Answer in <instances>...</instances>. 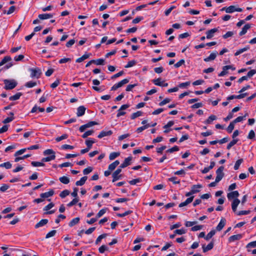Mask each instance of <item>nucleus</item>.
<instances>
[{"label": "nucleus", "mask_w": 256, "mask_h": 256, "mask_svg": "<svg viewBox=\"0 0 256 256\" xmlns=\"http://www.w3.org/2000/svg\"><path fill=\"white\" fill-rule=\"evenodd\" d=\"M31 164L34 167L36 166H44V164L43 162H34L33 161L31 162Z\"/></svg>", "instance_id": "nucleus-38"}, {"label": "nucleus", "mask_w": 256, "mask_h": 256, "mask_svg": "<svg viewBox=\"0 0 256 256\" xmlns=\"http://www.w3.org/2000/svg\"><path fill=\"white\" fill-rule=\"evenodd\" d=\"M88 57H89V54H84L82 56H81V57L78 58V59H76V62H81L82 61H84V60H85L86 58H88Z\"/></svg>", "instance_id": "nucleus-37"}, {"label": "nucleus", "mask_w": 256, "mask_h": 256, "mask_svg": "<svg viewBox=\"0 0 256 256\" xmlns=\"http://www.w3.org/2000/svg\"><path fill=\"white\" fill-rule=\"evenodd\" d=\"M152 82L156 86H162L163 82H161V78L154 79L152 80Z\"/></svg>", "instance_id": "nucleus-42"}, {"label": "nucleus", "mask_w": 256, "mask_h": 256, "mask_svg": "<svg viewBox=\"0 0 256 256\" xmlns=\"http://www.w3.org/2000/svg\"><path fill=\"white\" fill-rule=\"evenodd\" d=\"M128 82H129V80L127 79V78H125V79H124L122 80L119 82L117 84H118L119 87L120 88L124 84H128Z\"/></svg>", "instance_id": "nucleus-55"}, {"label": "nucleus", "mask_w": 256, "mask_h": 256, "mask_svg": "<svg viewBox=\"0 0 256 256\" xmlns=\"http://www.w3.org/2000/svg\"><path fill=\"white\" fill-rule=\"evenodd\" d=\"M60 181L64 184H68L70 182V179L66 176H63L59 178Z\"/></svg>", "instance_id": "nucleus-32"}, {"label": "nucleus", "mask_w": 256, "mask_h": 256, "mask_svg": "<svg viewBox=\"0 0 256 256\" xmlns=\"http://www.w3.org/2000/svg\"><path fill=\"white\" fill-rule=\"evenodd\" d=\"M178 150H179V148L178 146H173L172 148H169L168 150H166V152L172 153V152H177V151H178Z\"/></svg>", "instance_id": "nucleus-49"}, {"label": "nucleus", "mask_w": 256, "mask_h": 256, "mask_svg": "<svg viewBox=\"0 0 256 256\" xmlns=\"http://www.w3.org/2000/svg\"><path fill=\"white\" fill-rule=\"evenodd\" d=\"M132 156H128L125 158L124 162L120 166V168H124L131 164V161L132 160Z\"/></svg>", "instance_id": "nucleus-8"}, {"label": "nucleus", "mask_w": 256, "mask_h": 256, "mask_svg": "<svg viewBox=\"0 0 256 256\" xmlns=\"http://www.w3.org/2000/svg\"><path fill=\"white\" fill-rule=\"evenodd\" d=\"M108 248L106 245H102L98 248V251L100 253H104L105 251L108 250Z\"/></svg>", "instance_id": "nucleus-48"}, {"label": "nucleus", "mask_w": 256, "mask_h": 256, "mask_svg": "<svg viewBox=\"0 0 256 256\" xmlns=\"http://www.w3.org/2000/svg\"><path fill=\"white\" fill-rule=\"evenodd\" d=\"M224 170V167L223 166H220L216 170V182H219L222 180V179L224 176V173L223 172V170Z\"/></svg>", "instance_id": "nucleus-3"}, {"label": "nucleus", "mask_w": 256, "mask_h": 256, "mask_svg": "<svg viewBox=\"0 0 256 256\" xmlns=\"http://www.w3.org/2000/svg\"><path fill=\"white\" fill-rule=\"evenodd\" d=\"M108 210V208H105L100 210V212L97 214V217L100 218Z\"/></svg>", "instance_id": "nucleus-44"}, {"label": "nucleus", "mask_w": 256, "mask_h": 256, "mask_svg": "<svg viewBox=\"0 0 256 256\" xmlns=\"http://www.w3.org/2000/svg\"><path fill=\"white\" fill-rule=\"evenodd\" d=\"M96 124V122H95V121L90 122L87 123L86 124L81 126L79 129L80 131V132H84L86 128H90V127L94 126Z\"/></svg>", "instance_id": "nucleus-7"}, {"label": "nucleus", "mask_w": 256, "mask_h": 256, "mask_svg": "<svg viewBox=\"0 0 256 256\" xmlns=\"http://www.w3.org/2000/svg\"><path fill=\"white\" fill-rule=\"evenodd\" d=\"M10 188V186L7 184H3L0 188V191L2 192H4Z\"/></svg>", "instance_id": "nucleus-58"}, {"label": "nucleus", "mask_w": 256, "mask_h": 256, "mask_svg": "<svg viewBox=\"0 0 256 256\" xmlns=\"http://www.w3.org/2000/svg\"><path fill=\"white\" fill-rule=\"evenodd\" d=\"M255 74H256V70H252L248 72L246 76L248 78L253 76Z\"/></svg>", "instance_id": "nucleus-64"}, {"label": "nucleus", "mask_w": 256, "mask_h": 256, "mask_svg": "<svg viewBox=\"0 0 256 256\" xmlns=\"http://www.w3.org/2000/svg\"><path fill=\"white\" fill-rule=\"evenodd\" d=\"M242 237V234H238L232 236L228 238V242H233L237 240H239L241 239Z\"/></svg>", "instance_id": "nucleus-18"}, {"label": "nucleus", "mask_w": 256, "mask_h": 256, "mask_svg": "<svg viewBox=\"0 0 256 256\" xmlns=\"http://www.w3.org/2000/svg\"><path fill=\"white\" fill-rule=\"evenodd\" d=\"M142 181L141 180V178H136V179H134L132 180H131L130 181H129V183L131 185H134L136 184V183L138 182H140Z\"/></svg>", "instance_id": "nucleus-60"}, {"label": "nucleus", "mask_w": 256, "mask_h": 256, "mask_svg": "<svg viewBox=\"0 0 256 256\" xmlns=\"http://www.w3.org/2000/svg\"><path fill=\"white\" fill-rule=\"evenodd\" d=\"M112 134V132L110 130H107V131L102 130L99 134L98 136V138H101L104 136H110Z\"/></svg>", "instance_id": "nucleus-14"}, {"label": "nucleus", "mask_w": 256, "mask_h": 256, "mask_svg": "<svg viewBox=\"0 0 256 256\" xmlns=\"http://www.w3.org/2000/svg\"><path fill=\"white\" fill-rule=\"evenodd\" d=\"M194 198V196H192L188 198L184 202H181L180 204L178 206L180 208H182V207L187 206L188 204H189L191 203L192 202Z\"/></svg>", "instance_id": "nucleus-16"}, {"label": "nucleus", "mask_w": 256, "mask_h": 256, "mask_svg": "<svg viewBox=\"0 0 256 256\" xmlns=\"http://www.w3.org/2000/svg\"><path fill=\"white\" fill-rule=\"evenodd\" d=\"M94 132V130H88L82 135V138H86L88 136L92 135Z\"/></svg>", "instance_id": "nucleus-61"}, {"label": "nucleus", "mask_w": 256, "mask_h": 256, "mask_svg": "<svg viewBox=\"0 0 256 256\" xmlns=\"http://www.w3.org/2000/svg\"><path fill=\"white\" fill-rule=\"evenodd\" d=\"M52 16L53 14H40L38 16V18L42 20L48 19L52 18Z\"/></svg>", "instance_id": "nucleus-23"}, {"label": "nucleus", "mask_w": 256, "mask_h": 256, "mask_svg": "<svg viewBox=\"0 0 256 256\" xmlns=\"http://www.w3.org/2000/svg\"><path fill=\"white\" fill-rule=\"evenodd\" d=\"M202 186L200 184H195L193 185L192 187V190L190 192H188L186 194V196H190L198 193L200 192L199 190H194V188H201Z\"/></svg>", "instance_id": "nucleus-5"}, {"label": "nucleus", "mask_w": 256, "mask_h": 256, "mask_svg": "<svg viewBox=\"0 0 256 256\" xmlns=\"http://www.w3.org/2000/svg\"><path fill=\"white\" fill-rule=\"evenodd\" d=\"M12 60V58L10 56H6L0 62V66H2L6 63Z\"/></svg>", "instance_id": "nucleus-26"}, {"label": "nucleus", "mask_w": 256, "mask_h": 256, "mask_svg": "<svg viewBox=\"0 0 256 256\" xmlns=\"http://www.w3.org/2000/svg\"><path fill=\"white\" fill-rule=\"evenodd\" d=\"M48 221L47 219H42L34 226V228H39L42 227L46 225L48 223Z\"/></svg>", "instance_id": "nucleus-17"}, {"label": "nucleus", "mask_w": 256, "mask_h": 256, "mask_svg": "<svg viewBox=\"0 0 256 256\" xmlns=\"http://www.w3.org/2000/svg\"><path fill=\"white\" fill-rule=\"evenodd\" d=\"M86 110V108L83 106L78 107L77 108L76 116L78 117L82 116L85 114Z\"/></svg>", "instance_id": "nucleus-12"}, {"label": "nucleus", "mask_w": 256, "mask_h": 256, "mask_svg": "<svg viewBox=\"0 0 256 256\" xmlns=\"http://www.w3.org/2000/svg\"><path fill=\"white\" fill-rule=\"evenodd\" d=\"M68 138V135L67 134H63L60 136L57 137L56 138V140L57 142H59L63 140H65Z\"/></svg>", "instance_id": "nucleus-54"}, {"label": "nucleus", "mask_w": 256, "mask_h": 256, "mask_svg": "<svg viewBox=\"0 0 256 256\" xmlns=\"http://www.w3.org/2000/svg\"><path fill=\"white\" fill-rule=\"evenodd\" d=\"M239 196V193L238 191H234L230 192H229L227 194L228 198L229 200H230L232 198H237Z\"/></svg>", "instance_id": "nucleus-10"}, {"label": "nucleus", "mask_w": 256, "mask_h": 256, "mask_svg": "<svg viewBox=\"0 0 256 256\" xmlns=\"http://www.w3.org/2000/svg\"><path fill=\"white\" fill-rule=\"evenodd\" d=\"M55 154H56L55 152L52 149H47L44 152V156H46V155L52 156V155H55Z\"/></svg>", "instance_id": "nucleus-36"}, {"label": "nucleus", "mask_w": 256, "mask_h": 256, "mask_svg": "<svg viewBox=\"0 0 256 256\" xmlns=\"http://www.w3.org/2000/svg\"><path fill=\"white\" fill-rule=\"evenodd\" d=\"M142 112L141 111H138L136 112H134V113L132 114L130 118L132 120H134L136 118L140 116H141L142 115Z\"/></svg>", "instance_id": "nucleus-40"}, {"label": "nucleus", "mask_w": 256, "mask_h": 256, "mask_svg": "<svg viewBox=\"0 0 256 256\" xmlns=\"http://www.w3.org/2000/svg\"><path fill=\"white\" fill-rule=\"evenodd\" d=\"M226 224V220L224 218H222L219 224L216 227V230L218 231H220L224 226Z\"/></svg>", "instance_id": "nucleus-11"}, {"label": "nucleus", "mask_w": 256, "mask_h": 256, "mask_svg": "<svg viewBox=\"0 0 256 256\" xmlns=\"http://www.w3.org/2000/svg\"><path fill=\"white\" fill-rule=\"evenodd\" d=\"M56 233V230H52L48 232L46 236V238H49L51 237L54 236Z\"/></svg>", "instance_id": "nucleus-41"}, {"label": "nucleus", "mask_w": 256, "mask_h": 256, "mask_svg": "<svg viewBox=\"0 0 256 256\" xmlns=\"http://www.w3.org/2000/svg\"><path fill=\"white\" fill-rule=\"evenodd\" d=\"M216 116L214 115L210 116L204 122V123L206 124H210L212 121L216 120Z\"/></svg>", "instance_id": "nucleus-31"}, {"label": "nucleus", "mask_w": 256, "mask_h": 256, "mask_svg": "<svg viewBox=\"0 0 256 256\" xmlns=\"http://www.w3.org/2000/svg\"><path fill=\"white\" fill-rule=\"evenodd\" d=\"M148 127H150V124H146L144 126L138 128L136 130V132L138 133L140 132H142L144 130L148 128Z\"/></svg>", "instance_id": "nucleus-52"}, {"label": "nucleus", "mask_w": 256, "mask_h": 256, "mask_svg": "<svg viewBox=\"0 0 256 256\" xmlns=\"http://www.w3.org/2000/svg\"><path fill=\"white\" fill-rule=\"evenodd\" d=\"M214 246V244L213 242H211L206 246L203 245L202 246L203 252H206L212 250Z\"/></svg>", "instance_id": "nucleus-20"}, {"label": "nucleus", "mask_w": 256, "mask_h": 256, "mask_svg": "<svg viewBox=\"0 0 256 256\" xmlns=\"http://www.w3.org/2000/svg\"><path fill=\"white\" fill-rule=\"evenodd\" d=\"M54 194V191L52 190H50L48 192L42 193L40 194V197L43 198H48L52 196Z\"/></svg>", "instance_id": "nucleus-15"}, {"label": "nucleus", "mask_w": 256, "mask_h": 256, "mask_svg": "<svg viewBox=\"0 0 256 256\" xmlns=\"http://www.w3.org/2000/svg\"><path fill=\"white\" fill-rule=\"evenodd\" d=\"M136 62L134 60H130L128 62L126 65L124 66L125 68H128L134 66L136 64Z\"/></svg>", "instance_id": "nucleus-51"}, {"label": "nucleus", "mask_w": 256, "mask_h": 256, "mask_svg": "<svg viewBox=\"0 0 256 256\" xmlns=\"http://www.w3.org/2000/svg\"><path fill=\"white\" fill-rule=\"evenodd\" d=\"M218 31V28H214L212 29H211L210 30H208L206 32V38L208 39H210L212 38L214 36V34L215 32H217Z\"/></svg>", "instance_id": "nucleus-9"}, {"label": "nucleus", "mask_w": 256, "mask_h": 256, "mask_svg": "<svg viewBox=\"0 0 256 256\" xmlns=\"http://www.w3.org/2000/svg\"><path fill=\"white\" fill-rule=\"evenodd\" d=\"M216 234L215 230H212L208 234L204 237V239L206 240H208L211 238Z\"/></svg>", "instance_id": "nucleus-33"}, {"label": "nucleus", "mask_w": 256, "mask_h": 256, "mask_svg": "<svg viewBox=\"0 0 256 256\" xmlns=\"http://www.w3.org/2000/svg\"><path fill=\"white\" fill-rule=\"evenodd\" d=\"M78 200L76 198L68 204V206L69 207L72 206L76 204L78 202Z\"/></svg>", "instance_id": "nucleus-63"}, {"label": "nucleus", "mask_w": 256, "mask_h": 256, "mask_svg": "<svg viewBox=\"0 0 256 256\" xmlns=\"http://www.w3.org/2000/svg\"><path fill=\"white\" fill-rule=\"evenodd\" d=\"M120 155V152H113L110 154L109 158L110 160H113L118 157Z\"/></svg>", "instance_id": "nucleus-34"}, {"label": "nucleus", "mask_w": 256, "mask_h": 256, "mask_svg": "<svg viewBox=\"0 0 256 256\" xmlns=\"http://www.w3.org/2000/svg\"><path fill=\"white\" fill-rule=\"evenodd\" d=\"M251 26L250 24H245L244 26L242 28L241 32H240L239 35L240 36H242L245 34L246 33L248 30H249Z\"/></svg>", "instance_id": "nucleus-21"}, {"label": "nucleus", "mask_w": 256, "mask_h": 256, "mask_svg": "<svg viewBox=\"0 0 256 256\" xmlns=\"http://www.w3.org/2000/svg\"><path fill=\"white\" fill-rule=\"evenodd\" d=\"M93 170V168L90 167L88 166V168H85L83 170V173L84 174H88L90 172H91Z\"/></svg>", "instance_id": "nucleus-62"}, {"label": "nucleus", "mask_w": 256, "mask_h": 256, "mask_svg": "<svg viewBox=\"0 0 256 256\" xmlns=\"http://www.w3.org/2000/svg\"><path fill=\"white\" fill-rule=\"evenodd\" d=\"M12 164L9 162L0 164V168H5L6 169L10 168H12Z\"/></svg>", "instance_id": "nucleus-35"}, {"label": "nucleus", "mask_w": 256, "mask_h": 256, "mask_svg": "<svg viewBox=\"0 0 256 256\" xmlns=\"http://www.w3.org/2000/svg\"><path fill=\"white\" fill-rule=\"evenodd\" d=\"M87 176H84L82 177L80 180L76 181V184L78 186H82L84 185L87 180Z\"/></svg>", "instance_id": "nucleus-24"}, {"label": "nucleus", "mask_w": 256, "mask_h": 256, "mask_svg": "<svg viewBox=\"0 0 256 256\" xmlns=\"http://www.w3.org/2000/svg\"><path fill=\"white\" fill-rule=\"evenodd\" d=\"M122 168H120V166L118 168L116 169L112 174V182H115L118 180H119L122 178V175L120 174L122 172Z\"/></svg>", "instance_id": "nucleus-2"}, {"label": "nucleus", "mask_w": 256, "mask_h": 256, "mask_svg": "<svg viewBox=\"0 0 256 256\" xmlns=\"http://www.w3.org/2000/svg\"><path fill=\"white\" fill-rule=\"evenodd\" d=\"M250 49V46H246L242 48H241V49H240L238 50H237L235 53H234V56H238L239 54H241L242 53Z\"/></svg>", "instance_id": "nucleus-27"}, {"label": "nucleus", "mask_w": 256, "mask_h": 256, "mask_svg": "<svg viewBox=\"0 0 256 256\" xmlns=\"http://www.w3.org/2000/svg\"><path fill=\"white\" fill-rule=\"evenodd\" d=\"M94 140H87L86 141V144L87 146V148L90 150L92 146V144L94 143Z\"/></svg>", "instance_id": "nucleus-46"}, {"label": "nucleus", "mask_w": 256, "mask_h": 256, "mask_svg": "<svg viewBox=\"0 0 256 256\" xmlns=\"http://www.w3.org/2000/svg\"><path fill=\"white\" fill-rule=\"evenodd\" d=\"M80 221V218H73L68 224V226L70 227H72L74 226V225L76 224L79 222Z\"/></svg>", "instance_id": "nucleus-28"}, {"label": "nucleus", "mask_w": 256, "mask_h": 256, "mask_svg": "<svg viewBox=\"0 0 256 256\" xmlns=\"http://www.w3.org/2000/svg\"><path fill=\"white\" fill-rule=\"evenodd\" d=\"M56 158V155L50 156H48L43 158L42 159V162L44 163L54 160Z\"/></svg>", "instance_id": "nucleus-25"}, {"label": "nucleus", "mask_w": 256, "mask_h": 256, "mask_svg": "<svg viewBox=\"0 0 256 256\" xmlns=\"http://www.w3.org/2000/svg\"><path fill=\"white\" fill-rule=\"evenodd\" d=\"M250 212V210H240L237 212H236L238 216H242V215H246L248 214Z\"/></svg>", "instance_id": "nucleus-56"}, {"label": "nucleus", "mask_w": 256, "mask_h": 256, "mask_svg": "<svg viewBox=\"0 0 256 256\" xmlns=\"http://www.w3.org/2000/svg\"><path fill=\"white\" fill-rule=\"evenodd\" d=\"M171 100L169 98H166L159 103V106H162L170 102Z\"/></svg>", "instance_id": "nucleus-59"}, {"label": "nucleus", "mask_w": 256, "mask_h": 256, "mask_svg": "<svg viewBox=\"0 0 256 256\" xmlns=\"http://www.w3.org/2000/svg\"><path fill=\"white\" fill-rule=\"evenodd\" d=\"M234 124H234L233 122H230L229 126L226 128V130L228 133H231L232 131L234 130Z\"/></svg>", "instance_id": "nucleus-39"}, {"label": "nucleus", "mask_w": 256, "mask_h": 256, "mask_svg": "<svg viewBox=\"0 0 256 256\" xmlns=\"http://www.w3.org/2000/svg\"><path fill=\"white\" fill-rule=\"evenodd\" d=\"M238 142V139H234L232 141H231L228 144L226 148L228 150H230L233 146L236 144Z\"/></svg>", "instance_id": "nucleus-45"}, {"label": "nucleus", "mask_w": 256, "mask_h": 256, "mask_svg": "<svg viewBox=\"0 0 256 256\" xmlns=\"http://www.w3.org/2000/svg\"><path fill=\"white\" fill-rule=\"evenodd\" d=\"M119 164H120V162L118 160H116L114 161V162H113L111 164H110L108 166V169L110 171L112 172V170H114L116 168V167Z\"/></svg>", "instance_id": "nucleus-22"}, {"label": "nucleus", "mask_w": 256, "mask_h": 256, "mask_svg": "<svg viewBox=\"0 0 256 256\" xmlns=\"http://www.w3.org/2000/svg\"><path fill=\"white\" fill-rule=\"evenodd\" d=\"M240 200L238 198H235L232 204V208L234 212H236V209L238 205L240 203Z\"/></svg>", "instance_id": "nucleus-13"}, {"label": "nucleus", "mask_w": 256, "mask_h": 256, "mask_svg": "<svg viewBox=\"0 0 256 256\" xmlns=\"http://www.w3.org/2000/svg\"><path fill=\"white\" fill-rule=\"evenodd\" d=\"M4 88L6 90H10L14 88L17 85V82L14 80L6 79L4 80Z\"/></svg>", "instance_id": "nucleus-1"}, {"label": "nucleus", "mask_w": 256, "mask_h": 256, "mask_svg": "<svg viewBox=\"0 0 256 256\" xmlns=\"http://www.w3.org/2000/svg\"><path fill=\"white\" fill-rule=\"evenodd\" d=\"M243 160L242 158L239 159L235 163L234 166V169L237 170L239 168L240 164L242 162Z\"/></svg>", "instance_id": "nucleus-43"}, {"label": "nucleus", "mask_w": 256, "mask_h": 256, "mask_svg": "<svg viewBox=\"0 0 256 256\" xmlns=\"http://www.w3.org/2000/svg\"><path fill=\"white\" fill-rule=\"evenodd\" d=\"M226 13H232L234 12H241L242 11V9L240 8L237 7L236 6H230L228 7L226 10Z\"/></svg>", "instance_id": "nucleus-6"}, {"label": "nucleus", "mask_w": 256, "mask_h": 256, "mask_svg": "<svg viewBox=\"0 0 256 256\" xmlns=\"http://www.w3.org/2000/svg\"><path fill=\"white\" fill-rule=\"evenodd\" d=\"M22 96V94L21 92H18L16 94L10 96L9 100H18Z\"/></svg>", "instance_id": "nucleus-29"}, {"label": "nucleus", "mask_w": 256, "mask_h": 256, "mask_svg": "<svg viewBox=\"0 0 256 256\" xmlns=\"http://www.w3.org/2000/svg\"><path fill=\"white\" fill-rule=\"evenodd\" d=\"M185 62V61L184 60L182 59L180 60H179L178 62H177L176 64H174V66L176 68H178L182 66V64H184Z\"/></svg>", "instance_id": "nucleus-57"}, {"label": "nucleus", "mask_w": 256, "mask_h": 256, "mask_svg": "<svg viewBox=\"0 0 256 256\" xmlns=\"http://www.w3.org/2000/svg\"><path fill=\"white\" fill-rule=\"evenodd\" d=\"M30 71L31 72L30 76L32 78H38L42 74L41 70L38 68H30Z\"/></svg>", "instance_id": "nucleus-4"}, {"label": "nucleus", "mask_w": 256, "mask_h": 256, "mask_svg": "<svg viewBox=\"0 0 256 256\" xmlns=\"http://www.w3.org/2000/svg\"><path fill=\"white\" fill-rule=\"evenodd\" d=\"M186 232V230H184V228H181V229H179V230H176L174 231V233L176 234H179V235H181V234H184Z\"/></svg>", "instance_id": "nucleus-53"}, {"label": "nucleus", "mask_w": 256, "mask_h": 256, "mask_svg": "<svg viewBox=\"0 0 256 256\" xmlns=\"http://www.w3.org/2000/svg\"><path fill=\"white\" fill-rule=\"evenodd\" d=\"M69 194H70V191L67 190H66L62 191L60 192V196L62 198H64L67 196L69 195Z\"/></svg>", "instance_id": "nucleus-50"}, {"label": "nucleus", "mask_w": 256, "mask_h": 256, "mask_svg": "<svg viewBox=\"0 0 256 256\" xmlns=\"http://www.w3.org/2000/svg\"><path fill=\"white\" fill-rule=\"evenodd\" d=\"M217 54H218L217 52H214L211 53L208 57L204 58V61L206 62H210V60H214L216 58V57Z\"/></svg>", "instance_id": "nucleus-19"}, {"label": "nucleus", "mask_w": 256, "mask_h": 256, "mask_svg": "<svg viewBox=\"0 0 256 256\" xmlns=\"http://www.w3.org/2000/svg\"><path fill=\"white\" fill-rule=\"evenodd\" d=\"M36 85V82H32V81H30V82H27L25 86L27 88H33V87L35 86Z\"/></svg>", "instance_id": "nucleus-47"}, {"label": "nucleus", "mask_w": 256, "mask_h": 256, "mask_svg": "<svg viewBox=\"0 0 256 256\" xmlns=\"http://www.w3.org/2000/svg\"><path fill=\"white\" fill-rule=\"evenodd\" d=\"M256 247V240L249 242L246 246L247 250L248 252H251L250 248Z\"/></svg>", "instance_id": "nucleus-30"}]
</instances>
